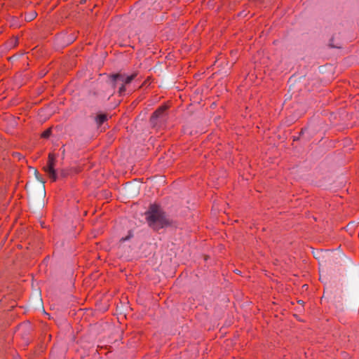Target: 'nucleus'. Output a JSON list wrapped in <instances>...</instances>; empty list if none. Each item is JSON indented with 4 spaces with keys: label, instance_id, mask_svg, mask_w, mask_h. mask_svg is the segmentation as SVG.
Returning <instances> with one entry per match:
<instances>
[{
    "label": "nucleus",
    "instance_id": "obj_3",
    "mask_svg": "<svg viewBox=\"0 0 359 359\" xmlns=\"http://www.w3.org/2000/svg\"><path fill=\"white\" fill-rule=\"evenodd\" d=\"M55 157L53 154H50L48 156V160L47 165L43 167L44 171L48 174V177L53 181L57 180L56 170L55 169Z\"/></svg>",
    "mask_w": 359,
    "mask_h": 359
},
{
    "label": "nucleus",
    "instance_id": "obj_2",
    "mask_svg": "<svg viewBox=\"0 0 359 359\" xmlns=\"http://www.w3.org/2000/svg\"><path fill=\"white\" fill-rule=\"evenodd\" d=\"M145 219L148 225L154 230L157 229V205H151L149 210L145 212Z\"/></svg>",
    "mask_w": 359,
    "mask_h": 359
},
{
    "label": "nucleus",
    "instance_id": "obj_8",
    "mask_svg": "<svg viewBox=\"0 0 359 359\" xmlns=\"http://www.w3.org/2000/svg\"><path fill=\"white\" fill-rule=\"evenodd\" d=\"M137 74L135 73L134 74H132L130 76H128V75H126L124 74V78H123V86L125 87V86L126 84H128L130 83L135 77H136Z\"/></svg>",
    "mask_w": 359,
    "mask_h": 359
},
{
    "label": "nucleus",
    "instance_id": "obj_6",
    "mask_svg": "<svg viewBox=\"0 0 359 359\" xmlns=\"http://www.w3.org/2000/svg\"><path fill=\"white\" fill-rule=\"evenodd\" d=\"M126 193L129 196H135L139 193V188L137 185L128 184L126 187Z\"/></svg>",
    "mask_w": 359,
    "mask_h": 359
},
{
    "label": "nucleus",
    "instance_id": "obj_13",
    "mask_svg": "<svg viewBox=\"0 0 359 359\" xmlns=\"http://www.w3.org/2000/svg\"><path fill=\"white\" fill-rule=\"evenodd\" d=\"M16 155L18 156V158H21V155L20 154H16Z\"/></svg>",
    "mask_w": 359,
    "mask_h": 359
},
{
    "label": "nucleus",
    "instance_id": "obj_9",
    "mask_svg": "<svg viewBox=\"0 0 359 359\" xmlns=\"http://www.w3.org/2000/svg\"><path fill=\"white\" fill-rule=\"evenodd\" d=\"M36 13L34 11H32L25 15V20L28 22L32 21L36 17Z\"/></svg>",
    "mask_w": 359,
    "mask_h": 359
},
{
    "label": "nucleus",
    "instance_id": "obj_11",
    "mask_svg": "<svg viewBox=\"0 0 359 359\" xmlns=\"http://www.w3.org/2000/svg\"><path fill=\"white\" fill-rule=\"evenodd\" d=\"M51 134V129L50 128H48L46 130H45L42 134H41V137H43V138H48L50 137Z\"/></svg>",
    "mask_w": 359,
    "mask_h": 359
},
{
    "label": "nucleus",
    "instance_id": "obj_5",
    "mask_svg": "<svg viewBox=\"0 0 359 359\" xmlns=\"http://www.w3.org/2000/svg\"><path fill=\"white\" fill-rule=\"evenodd\" d=\"M158 229L159 228H163L164 226H168L170 224L169 220L166 217L165 213L162 212L161 211H160L159 209H158Z\"/></svg>",
    "mask_w": 359,
    "mask_h": 359
},
{
    "label": "nucleus",
    "instance_id": "obj_12",
    "mask_svg": "<svg viewBox=\"0 0 359 359\" xmlns=\"http://www.w3.org/2000/svg\"><path fill=\"white\" fill-rule=\"evenodd\" d=\"M168 107L169 105L168 104H165L161 107H158V114L165 111Z\"/></svg>",
    "mask_w": 359,
    "mask_h": 359
},
{
    "label": "nucleus",
    "instance_id": "obj_7",
    "mask_svg": "<svg viewBox=\"0 0 359 359\" xmlns=\"http://www.w3.org/2000/svg\"><path fill=\"white\" fill-rule=\"evenodd\" d=\"M107 119V115L104 114H98L95 117V121L98 126L102 125Z\"/></svg>",
    "mask_w": 359,
    "mask_h": 359
},
{
    "label": "nucleus",
    "instance_id": "obj_10",
    "mask_svg": "<svg viewBox=\"0 0 359 359\" xmlns=\"http://www.w3.org/2000/svg\"><path fill=\"white\" fill-rule=\"evenodd\" d=\"M156 121H157V109L155 110L154 112H153V114H152V116L151 118V124L155 126L156 124Z\"/></svg>",
    "mask_w": 359,
    "mask_h": 359
},
{
    "label": "nucleus",
    "instance_id": "obj_1",
    "mask_svg": "<svg viewBox=\"0 0 359 359\" xmlns=\"http://www.w3.org/2000/svg\"><path fill=\"white\" fill-rule=\"evenodd\" d=\"M34 175L36 181L26 184L28 194L29 204L33 209L41 208L44 206L46 190L44 182L41 178L37 170L34 169Z\"/></svg>",
    "mask_w": 359,
    "mask_h": 359
},
{
    "label": "nucleus",
    "instance_id": "obj_4",
    "mask_svg": "<svg viewBox=\"0 0 359 359\" xmlns=\"http://www.w3.org/2000/svg\"><path fill=\"white\" fill-rule=\"evenodd\" d=\"M124 74H115L110 76V84L113 88L119 86L118 93L120 95H123L126 90L123 86Z\"/></svg>",
    "mask_w": 359,
    "mask_h": 359
}]
</instances>
